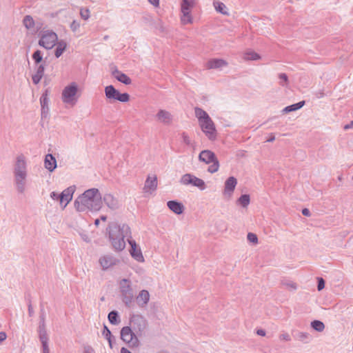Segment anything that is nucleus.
Listing matches in <instances>:
<instances>
[{
	"label": "nucleus",
	"mask_w": 353,
	"mask_h": 353,
	"mask_svg": "<svg viewBox=\"0 0 353 353\" xmlns=\"http://www.w3.org/2000/svg\"><path fill=\"white\" fill-rule=\"evenodd\" d=\"M129 244L131 246L130 254L131 256L139 262H143L144 257L142 254L141 250L137 248V244L134 241L128 240Z\"/></svg>",
	"instance_id": "aec40b11"
},
{
	"label": "nucleus",
	"mask_w": 353,
	"mask_h": 353,
	"mask_svg": "<svg viewBox=\"0 0 353 353\" xmlns=\"http://www.w3.org/2000/svg\"><path fill=\"white\" fill-rule=\"evenodd\" d=\"M81 17L84 20H88L90 18V10L88 8H81L80 10Z\"/></svg>",
	"instance_id": "79ce46f5"
},
{
	"label": "nucleus",
	"mask_w": 353,
	"mask_h": 353,
	"mask_svg": "<svg viewBox=\"0 0 353 353\" xmlns=\"http://www.w3.org/2000/svg\"><path fill=\"white\" fill-rule=\"evenodd\" d=\"M13 176L16 190L19 193H24L28 178V162L26 157L18 154L13 163Z\"/></svg>",
	"instance_id": "7ed1b4c3"
},
{
	"label": "nucleus",
	"mask_w": 353,
	"mask_h": 353,
	"mask_svg": "<svg viewBox=\"0 0 353 353\" xmlns=\"http://www.w3.org/2000/svg\"><path fill=\"white\" fill-rule=\"evenodd\" d=\"M108 321L112 325H118L120 323V318L117 311L113 310L108 314Z\"/></svg>",
	"instance_id": "7c9ffc66"
},
{
	"label": "nucleus",
	"mask_w": 353,
	"mask_h": 353,
	"mask_svg": "<svg viewBox=\"0 0 353 353\" xmlns=\"http://www.w3.org/2000/svg\"><path fill=\"white\" fill-rule=\"evenodd\" d=\"M108 236L112 246L116 251H122L125 247V239L130 240L131 230L130 228L126 224H118L112 223L109 225Z\"/></svg>",
	"instance_id": "f03ea898"
},
{
	"label": "nucleus",
	"mask_w": 353,
	"mask_h": 353,
	"mask_svg": "<svg viewBox=\"0 0 353 353\" xmlns=\"http://www.w3.org/2000/svg\"><path fill=\"white\" fill-rule=\"evenodd\" d=\"M39 340L42 345H48V336L46 331H42V332H39Z\"/></svg>",
	"instance_id": "a19ab883"
},
{
	"label": "nucleus",
	"mask_w": 353,
	"mask_h": 353,
	"mask_svg": "<svg viewBox=\"0 0 353 353\" xmlns=\"http://www.w3.org/2000/svg\"><path fill=\"white\" fill-rule=\"evenodd\" d=\"M157 188V177L153 176L152 177L148 176L145 182L143 190L145 192H152Z\"/></svg>",
	"instance_id": "5701e85b"
},
{
	"label": "nucleus",
	"mask_w": 353,
	"mask_h": 353,
	"mask_svg": "<svg viewBox=\"0 0 353 353\" xmlns=\"http://www.w3.org/2000/svg\"><path fill=\"white\" fill-rule=\"evenodd\" d=\"M46 64L34 65V74L32 75V80L34 84L37 85L44 76Z\"/></svg>",
	"instance_id": "a211bd4d"
},
{
	"label": "nucleus",
	"mask_w": 353,
	"mask_h": 353,
	"mask_svg": "<svg viewBox=\"0 0 353 353\" xmlns=\"http://www.w3.org/2000/svg\"><path fill=\"white\" fill-rule=\"evenodd\" d=\"M136 301L140 307H145L150 301V293L146 290H142L136 297Z\"/></svg>",
	"instance_id": "412c9836"
},
{
	"label": "nucleus",
	"mask_w": 353,
	"mask_h": 353,
	"mask_svg": "<svg viewBox=\"0 0 353 353\" xmlns=\"http://www.w3.org/2000/svg\"><path fill=\"white\" fill-rule=\"evenodd\" d=\"M50 198L53 200H57L60 201V194L56 192H52L50 193Z\"/></svg>",
	"instance_id": "8fccbe9b"
},
{
	"label": "nucleus",
	"mask_w": 353,
	"mask_h": 353,
	"mask_svg": "<svg viewBox=\"0 0 353 353\" xmlns=\"http://www.w3.org/2000/svg\"><path fill=\"white\" fill-rule=\"evenodd\" d=\"M119 261V259L110 254L101 256L99 260V263L103 270H107L117 265Z\"/></svg>",
	"instance_id": "4468645a"
},
{
	"label": "nucleus",
	"mask_w": 353,
	"mask_h": 353,
	"mask_svg": "<svg viewBox=\"0 0 353 353\" xmlns=\"http://www.w3.org/2000/svg\"><path fill=\"white\" fill-rule=\"evenodd\" d=\"M58 41L57 34L52 30H43L39 40V45L47 50L52 49Z\"/></svg>",
	"instance_id": "f8f14e48"
},
{
	"label": "nucleus",
	"mask_w": 353,
	"mask_h": 353,
	"mask_svg": "<svg viewBox=\"0 0 353 353\" xmlns=\"http://www.w3.org/2000/svg\"><path fill=\"white\" fill-rule=\"evenodd\" d=\"M100 219L102 220L103 221H105L107 220V216L105 215H102L101 216Z\"/></svg>",
	"instance_id": "69168bd1"
},
{
	"label": "nucleus",
	"mask_w": 353,
	"mask_h": 353,
	"mask_svg": "<svg viewBox=\"0 0 353 353\" xmlns=\"http://www.w3.org/2000/svg\"><path fill=\"white\" fill-rule=\"evenodd\" d=\"M94 225L98 227L99 225V219H97L95 221H94Z\"/></svg>",
	"instance_id": "338daca9"
},
{
	"label": "nucleus",
	"mask_w": 353,
	"mask_h": 353,
	"mask_svg": "<svg viewBox=\"0 0 353 353\" xmlns=\"http://www.w3.org/2000/svg\"><path fill=\"white\" fill-rule=\"evenodd\" d=\"M74 186H70L65 189L60 194V201L59 203L61 205L62 209H64L70 201L72 199V196L74 192Z\"/></svg>",
	"instance_id": "2eb2a0df"
},
{
	"label": "nucleus",
	"mask_w": 353,
	"mask_h": 353,
	"mask_svg": "<svg viewBox=\"0 0 353 353\" xmlns=\"http://www.w3.org/2000/svg\"><path fill=\"white\" fill-rule=\"evenodd\" d=\"M119 286L123 303L125 306L130 307L134 300V290L131 281L123 279L119 281Z\"/></svg>",
	"instance_id": "39448f33"
},
{
	"label": "nucleus",
	"mask_w": 353,
	"mask_h": 353,
	"mask_svg": "<svg viewBox=\"0 0 353 353\" xmlns=\"http://www.w3.org/2000/svg\"><path fill=\"white\" fill-rule=\"evenodd\" d=\"M305 105V101H299V103L288 105L283 109V113H289L290 112L296 111L301 109Z\"/></svg>",
	"instance_id": "cd10ccee"
},
{
	"label": "nucleus",
	"mask_w": 353,
	"mask_h": 353,
	"mask_svg": "<svg viewBox=\"0 0 353 353\" xmlns=\"http://www.w3.org/2000/svg\"><path fill=\"white\" fill-rule=\"evenodd\" d=\"M24 26L28 29H32L34 27V21L30 15H26L23 19Z\"/></svg>",
	"instance_id": "2f4dec72"
},
{
	"label": "nucleus",
	"mask_w": 353,
	"mask_h": 353,
	"mask_svg": "<svg viewBox=\"0 0 353 353\" xmlns=\"http://www.w3.org/2000/svg\"><path fill=\"white\" fill-rule=\"evenodd\" d=\"M183 142L187 145H193V142L190 139V137L185 133L183 132L181 134Z\"/></svg>",
	"instance_id": "37998d69"
},
{
	"label": "nucleus",
	"mask_w": 353,
	"mask_h": 353,
	"mask_svg": "<svg viewBox=\"0 0 353 353\" xmlns=\"http://www.w3.org/2000/svg\"><path fill=\"white\" fill-rule=\"evenodd\" d=\"M250 203V197L249 194H242L236 201V204L246 208Z\"/></svg>",
	"instance_id": "c756f323"
},
{
	"label": "nucleus",
	"mask_w": 353,
	"mask_h": 353,
	"mask_svg": "<svg viewBox=\"0 0 353 353\" xmlns=\"http://www.w3.org/2000/svg\"><path fill=\"white\" fill-rule=\"evenodd\" d=\"M155 118L157 121L166 125L171 124L173 119L171 113L165 110H159Z\"/></svg>",
	"instance_id": "dca6fc26"
},
{
	"label": "nucleus",
	"mask_w": 353,
	"mask_h": 353,
	"mask_svg": "<svg viewBox=\"0 0 353 353\" xmlns=\"http://www.w3.org/2000/svg\"><path fill=\"white\" fill-rule=\"evenodd\" d=\"M67 47V43L65 41L61 40L57 42V48L54 52V55L57 58L60 57L63 52L65 50Z\"/></svg>",
	"instance_id": "bb28decb"
},
{
	"label": "nucleus",
	"mask_w": 353,
	"mask_h": 353,
	"mask_svg": "<svg viewBox=\"0 0 353 353\" xmlns=\"http://www.w3.org/2000/svg\"><path fill=\"white\" fill-rule=\"evenodd\" d=\"M279 339L281 341H291V337L288 333L284 332L279 335Z\"/></svg>",
	"instance_id": "49530a36"
},
{
	"label": "nucleus",
	"mask_w": 353,
	"mask_h": 353,
	"mask_svg": "<svg viewBox=\"0 0 353 353\" xmlns=\"http://www.w3.org/2000/svg\"><path fill=\"white\" fill-rule=\"evenodd\" d=\"M194 114L198 119L202 132L210 140H214L216 138V130L209 114L199 107L194 108Z\"/></svg>",
	"instance_id": "20e7f679"
},
{
	"label": "nucleus",
	"mask_w": 353,
	"mask_h": 353,
	"mask_svg": "<svg viewBox=\"0 0 353 353\" xmlns=\"http://www.w3.org/2000/svg\"><path fill=\"white\" fill-rule=\"evenodd\" d=\"M57 166V160L55 157L51 154H46L44 159L45 168L49 172H52L56 169Z\"/></svg>",
	"instance_id": "b1692460"
},
{
	"label": "nucleus",
	"mask_w": 353,
	"mask_h": 353,
	"mask_svg": "<svg viewBox=\"0 0 353 353\" xmlns=\"http://www.w3.org/2000/svg\"><path fill=\"white\" fill-rule=\"evenodd\" d=\"M7 338V335L4 332H0V342L5 341Z\"/></svg>",
	"instance_id": "6e6d98bb"
},
{
	"label": "nucleus",
	"mask_w": 353,
	"mask_h": 353,
	"mask_svg": "<svg viewBox=\"0 0 353 353\" xmlns=\"http://www.w3.org/2000/svg\"><path fill=\"white\" fill-rule=\"evenodd\" d=\"M130 323L132 330L139 336L143 334L148 325L147 319L141 314H132L130 317Z\"/></svg>",
	"instance_id": "6e6552de"
},
{
	"label": "nucleus",
	"mask_w": 353,
	"mask_h": 353,
	"mask_svg": "<svg viewBox=\"0 0 353 353\" xmlns=\"http://www.w3.org/2000/svg\"><path fill=\"white\" fill-rule=\"evenodd\" d=\"M83 353H94V350L91 346L86 345L83 347Z\"/></svg>",
	"instance_id": "3c124183"
},
{
	"label": "nucleus",
	"mask_w": 353,
	"mask_h": 353,
	"mask_svg": "<svg viewBox=\"0 0 353 353\" xmlns=\"http://www.w3.org/2000/svg\"><path fill=\"white\" fill-rule=\"evenodd\" d=\"M237 180L236 178L234 176H230L228 178L224 184V196L230 198L234 192Z\"/></svg>",
	"instance_id": "f3484780"
},
{
	"label": "nucleus",
	"mask_w": 353,
	"mask_h": 353,
	"mask_svg": "<svg viewBox=\"0 0 353 353\" xmlns=\"http://www.w3.org/2000/svg\"><path fill=\"white\" fill-rule=\"evenodd\" d=\"M353 127V121L350 122V123L347 124L344 126V130H348Z\"/></svg>",
	"instance_id": "680f3d73"
},
{
	"label": "nucleus",
	"mask_w": 353,
	"mask_h": 353,
	"mask_svg": "<svg viewBox=\"0 0 353 353\" xmlns=\"http://www.w3.org/2000/svg\"><path fill=\"white\" fill-rule=\"evenodd\" d=\"M78 85L72 82L65 86L61 92V100L63 103L74 106L78 101Z\"/></svg>",
	"instance_id": "423d86ee"
},
{
	"label": "nucleus",
	"mask_w": 353,
	"mask_h": 353,
	"mask_svg": "<svg viewBox=\"0 0 353 353\" xmlns=\"http://www.w3.org/2000/svg\"><path fill=\"white\" fill-rule=\"evenodd\" d=\"M104 91L105 97L110 103L117 101L125 103L130 100V95L128 93L119 92V91L112 85L106 86Z\"/></svg>",
	"instance_id": "9d476101"
},
{
	"label": "nucleus",
	"mask_w": 353,
	"mask_h": 353,
	"mask_svg": "<svg viewBox=\"0 0 353 353\" xmlns=\"http://www.w3.org/2000/svg\"><path fill=\"white\" fill-rule=\"evenodd\" d=\"M168 208L176 214H181L184 211L183 203L176 201H169L167 203Z\"/></svg>",
	"instance_id": "393cba45"
},
{
	"label": "nucleus",
	"mask_w": 353,
	"mask_h": 353,
	"mask_svg": "<svg viewBox=\"0 0 353 353\" xmlns=\"http://www.w3.org/2000/svg\"><path fill=\"white\" fill-rule=\"evenodd\" d=\"M199 160L205 164H210L208 168L210 173H215L219 170V162L215 154L209 150H202L199 155Z\"/></svg>",
	"instance_id": "0eeeda50"
},
{
	"label": "nucleus",
	"mask_w": 353,
	"mask_h": 353,
	"mask_svg": "<svg viewBox=\"0 0 353 353\" xmlns=\"http://www.w3.org/2000/svg\"><path fill=\"white\" fill-rule=\"evenodd\" d=\"M213 4H214L215 10L217 12H219L221 14H228V12L225 11L226 7L223 3L220 2V1H214Z\"/></svg>",
	"instance_id": "e433bc0d"
},
{
	"label": "nucleus",
	"mask_w": 353,
	"mask_h": 353,
	"mask_svg": "<svg viewBox=\"0 0 353 353\" xmlns=\"http://www.w3.org/2000/svg\"><path fill=\"white\" fill-rule=\"evenodd\" d=\"M195 0H182L181 3V21L183 25L192 23L191 10L194 7Z\"/></svg>",
	"instance_id": "9b49d317"
},
{
	"label": "nucleus",
	"mask_w": 353,
	"mask_h": 353,
	"mask_svg": "<svg viewBox=\"0 0 353 353\" xmlns=\"http://www.w3.org/2000/svg\"><path fill=\"white\" fill-rule=\"evenodd\" d=\"M148 1L155 7L159 6V0H148Z\"/></svg>",
	"instance_id": "13d9d810"
},
{
	"label": "nucleus",
	"mask_w": 353,
	"mask_h": 353,
	"mask_svg": "<svg viewBox=\"0 0 353 353\" xmlns=\"http://www.w3.org/2000/svg\"><path fill=\"white\" fill-rule=\"evenodd\" d=\"M49 99L48 97V91L46 90L42 94L40 98V103L41 106V118H46L48 116L49 108H48Z\"/></svg>",
	"instance_id": "4be33fe9"
},
{
	"label": "nucleus",
	"mask_w": 353,
	"mask_h": 353,
	"mask_svg": "<svg viewBox=\"0 0 353 353\" xmlns=\"http://www.w3.org/2000/svg\"><path fill=\"white\" fill-rule=\"evenodd\" d=\"M256 334L259 336H265V331L263 329H259L256 330Z\"/></svg>",
	"instance_id": "4d7b16f0"
},
{
	"label": "nucleus",
	"mask_w": 353,
	"mask_h": 353,
	"mask_svg": "<svg viewBox=\"0 0 353 353\" xmlns=\"http://www.w3.org/2000/svg\"><path fill=\"white\" fill-rule=\"evenodd\" d=\"M247 239L250 242L253 243H257V242H258L257 236L255 234L252 233V232H249L248 234Z\"/></svg>",
	"instance_id": "a18cd8bd"
},
{
	"label": "nucleus",
	"mask_w": 353,
	"mask_h": 353,
	"mask_svg": "<svg viewBox=\"0 0 353 353\" xmlns=\"http://www.w3.org/2000/svg\"><path fill=\"white\" fill-rule=\"evenodd\" d=\"M278 77L279 79V85L283 87L287 86L288 83V77L287 74L285 73H280L279 74Z\"/></svg>",
	"instance_id": "ea45409f"
},
{
	"label": "nucleus",
	"mask_w": 353,
	"mask_h": 353,
	"mask_svg": "<svg viewBox=\"0 0 353 353\" xmlns=\"http://www.w3.org/2000/svg\"><path fill=\"white\" fill-rule=\"evenodd\" d=\"M316 97L319 99L323 97L324 93L322 90H320L315 94Z\"/></svg>",
	"instance_id": "bf43d9fd"
},
{
	"label": "nucleus",
	"mask_w": 353,
	"mask_h": 353,
	"mask_svg": "<svg viewBox=\"0 0 353 353\" xmlns=\"http://www.w3.org/2000/svg\"><path fill=\"white\" fill-rule=\"evenodd\" d=\"M281 284L287 289L290 290H296L297 288V285L293 282L292 281L288 279H283L281 281Z\"/></svg>",
	"instance_id": "c9c22d12"
},
{
	"label": "nucleus",
	"mask_w": 353,
	"mask_h": 353,
	"mask_svg": "<svg viewBox=\"0 0 353 353\" xmlns=\"http://www.w3.org/2000/svg\"><path fill=\"white\" fill-rule=\"evenodd\" d=\"M325 288V281L323 278H318L317 289L319 291L322 290Z\"/></svg>",
	"instance_id": "09e8293b"
},
{
	"label": "nucleus",
	"mask_w": 353,
	"mask_h": 353,
	"mask_svg": "<svg viewBox=\"0 0 353 353\" xmlns=\"http://www.w3.org/2000/svg\"><path fill=\"white\" fill-rule=\"evenodd\" d=\"M139 336L130 326H125L121 330V339L130 348L138 347L140 345Z\"/></svg>",
	"instance_id": "1a4fd4ad"
},
{
	"label": "nucleus",
	"mask_w": 353,
	"mask_h": 353,
	"mask_svg": "<svg viewBox=\"0 0 353 353\" xmlns=\"http://www.w3.org/2000/svg\"><path fill=\"white\" fill-rule=\"evenodd\" d=\"M261 59V56L251 50H247L243 54V59L246 61H256Z\"/></svg>",
	"instance_id": "c85d7f7f"
},
{
	"label": "nucleus",
	"mask_w": 353,
	"mask_h": 353,
	"mask_svg": "<svg viewBox=\"0 0 353 353\" xmlns=\"http://www.w3.org/2000/svg\"><path fill=\"white\" fill-rule=\"evenodd\" d=\"M275 140V137L274 135H272L268 140V142H272Z\"/></svg>",
	"instance_id": "0e129e2a"
},
{
	"label": "nucleus",
	"mask_w": 353,
	"mask_h": 353,
	"mask_svg": "<svg viewBox=\"0 0 353 353\" xmlns=\"http://www.w3.org/2000/svg\"><path fill=\"white\" fill-rule=\"evenodd\" d=\"M102 204L101 194L99 190L94 188L85 190L74 201V207L79 212L99 211Z\"/></svg>",
	"instance_id": "f257e3e1"
},
{
	"label": "nucleus",
	"mask_w": 353,
	"mask_h": 353,
	"mask_svg": "<svg viewBox=\"0 0 353 353\" xmlns=\"http://www.w3.org/2000/svg\"><path fill=\"white\" fill-rule=\"evenodd\" d=\"M180 183L184 185H192L200 190H204L206 188L205 181L192 174H183L180 179Z\"/></svg>",
	"instance_id": "ddd939ff"
},
{
	"label": "nucleus",
	"mask_w": 353,
	"mask_h": 353,
	"mask_svg": "<svg viewBox=\"0 0 353 353\" xmlns=\"http://www.w3.org/2000/svg\"><path fill=\"white\" fill-rule=\"evenodd\" d=\"M41 321L39 325V332H42V331H46V325H45V316L44 315H41L40 316Z\"/></svg>",
	"instance_id": "c03bdc74"
},
{
	"label": "nucleus",
	"mask_w": 353,
	"mask_h": 353,
	"mask_svg": "<svg viewBox=\"0 0 353 353\" xmlns=\"http://www.w3.org/2000/svg\"><path fill=\"white\" fill-rule=\"evenodd\" d=\"M103 201L111 210H117L120 203L119 200L111 194H105L103 196Z\"/></svg>",
	"instance_id": "6ab92c4d"
},
{
	"label": "nucleus",
	"mask_w": 353,
	"mask_h": 353,
	"mask_svg": "<svg viewBox=\"0 0 353 353\" xmlns=\"http://www.w3.org/2000/svg\"><path fill=\"white\" fill-rule=\"evenodd\" d=\"M227 65L228 63L221 59H212L207 63V68L209 69H220Z\"/></svg>",
	"instance_id": "a878e982"
},
{
	"label": "nucleus",
	"mask_w": 353,
	"mask_h": 353,
	"mask_svg": "<svg viewBox=\"0 0 353 353\" xmlns=\"http://www.w3.org/2000/svg\"><path fill=\"white\" fill-rule=\"evenodd\" d=\"M121 353H132V352L130 351H129L127 348L122 347L121 349Z\"/></svg>",
	"instance_id": "e2e57ef3"
},
{
	"label": "nucleus",
	"mask_w": 353,
	"mask_h": 353,
	"mask_svg": "<svg viewBox=\"0 0 353 353\" xmlns=\"http://www.w3.org/2000/svg\"><path fill=\"white\" fill-rule=\"evenodd\" d=\"M80 27L79 22L74 20L70 24V28L73 32H76Z\"/></svg>",
	"instance_id": "de8ad7c7"
},
{
	"label": "nucleus",
	"mask_w": 353,
	"mask_h": 353,
	"mask_svg": "<svg viewBox=\"0 0 353 353\" xmlns=\"http://www.w3.org/2000/svg\"><path fill=\"white\" fill-rule=\"evenodd\" d=\"M102 334L105 336V338L108 340L109 346L112 349V334L110 330L106 325H104L103 330L102 332Z\"/></svg>",
	"instance_id": "f704fd0d"
},
{
	"label": "nucleus",
	"mask_w": 353,
	"mask_h": 353,
	"mask_svg": "<svg viewBox=\"0 0 353 353\" xmlns=\"http://www.w3.org/2000/svg\"><path fill=\"white\" fill-rule=\"evenodd\" d=\"M42 351L43 353H50V349L48 344V345H42Z\"/></svg>",
	"instance_id": "5fc2aeb1"
},
{
	"label": "nucleus",
	"mask_w": 353,
	"mask_h": 353,
	"mask_svg": "<svg viewBox=\"0 0 353 353\" xmlns=\"http://www.w3.org/2000/svg\"><path fill=\"white\" fill-rule=\"evenodd\" d=\"M117 80L125 85H130L132 82L130 78L123 72L121 74H119V77H117Z\"/></svg>",
	"instance_id": "58836bf2"
},
{
	"label": "nucleus",
	"mask_w": 353,
	"mask_h": 353,
	"mask_svg": "<svg viewBox=\"0 0 353 353\" xmlns=\"http://www.w3.org/2000/svg\"><path fill=\"white\" fill-rule=\"evenodd\" d=\"M122 74V72L121 71H119L117 68H114V69H113L112 70V74L116 79H117V77H119V74Z\"/></svg>",
	"instance_id": "603ef678"
},
{
	"label": "nucleus",
	"mask_w": 353,
	"mask_h": 353,
	"mask_svg": "<svg viewBox=\"0 0 353 353\" xmlns=\"http://www.w3.org/2000/svg\"><path fill=\"white\" fill-rule=\"evenodd\" d=\"M32 59L34 61V65L46 64L45 61L43 63H42L43 55H42L41 52L39 50H36L33 53V54H32Z\"/></svg>",
	"instance_id": "473e14b6"
},
{
	"label": "nucleus",
	"mask_w": 353,
	"mask_h": 353,
	"mask_svg": "<svg viewBox=\"0 0 353 353\" xmlns=\"http://www.w3.org/2000/svg\"><path fill=\"white\" fill-rule=\"evenodd\" d=\"M302 214H303V215H304L305 216H310V215H311V213L307 208H303L302 210Z\"/></svg>",
	"instance_id": "864d4df0"
},
{
	"label": "nucleus",
	"mask_w": 353,
	"mask_h": 353,
	"mask_svg": "<svg viewBox=\"0 0 353 353\" xmlns=\"http://www.w3.org/2000/svg\"><path fill=\"white\" fill-rule=\"evenodd\" d=\"M311 327L317 332H323L325 329L324 323L319 320H314L312 321Z\"/></svg>",
	"instance_id": "72a5a7b5"
},
{
	"label": "nucleus",
	"mask_w": 353,
	"mask_h": 353,
	"mask_svg": "<svg viewBox=\"0 0 353 353\" xmlns=\"http://www.w3.org/2000/svg\"><path fill=\"white\" fill-rule=\"evenodd\" d=\"M341 179H342V176H339V180L341 181Z\"/></svg>",
	"instance_id": "774afa93"
},
{
	"label": "nucleus",
	"mask_w": 353,
	"mask_h": 353,
	"mask_svg": "<svg viewBox=\"0 0 353 353\" xmlns=\"http://www.w3.org/2000/svg\"><path fill=\"white\" fill-rule=\"evenodd\" d=\"M296 338L298 340L306 343L310 339V335L307 332H301L296 334Z\"/></svg>",
	"instance_id": "4c0bfd02"
},
{
	"label": "nucleus",
	"mask_w": 353,
	"mask_h": 353,
	"mask_svg": "<svg viewBox=\"0 0 353 353\" xmlns=\"http://www.w3.org/2000/svg\"><path fill=\"white\" fill-rule=\"evenodd\" d=\"M28 314H29L30 316H32L34 314V310H33V308H32L31 304H29V305H28Z\"/></svg>",
	"instance_id": "052dcab7"
}]
</instances>
